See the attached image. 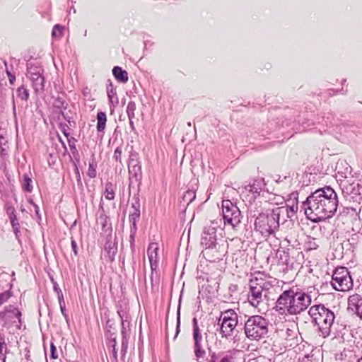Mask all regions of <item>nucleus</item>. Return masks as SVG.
Masks as SVG:
<instances>
[{
    "label": "nucleus",
    "mask_w": 362,
    "mask_h": 362,
    "mask_svg": "<svg viewBox=\"0 0 362 362\" xmlns=\"http://www.w3.org/2000/svg\"><path fill=\"white\" fill-rule=\"evenodd\" d=\"M338 206L337 194L330 187L316 189L302 204L306 217L315 223L332 218Z\"/></svg>",
    "instance_id": "obj_1"
},
{
    "label": "nucleus",
    "mask_w": 362,
    "mask_h": 362,
    "mask_svg": "<svg viewBox=\"0 0 362 362\" xmlns=\"http://www.w3.org/2000/svg\"><path fill=\"white\" fill-rule=\"evenodd\" d=\"M312 303L311 296L297 286L284 291L274 307L281 315H297L305 311Z\"/></svg>",
    "instance_id": "obj_2"
},
{
    "label": "nucleus",
    "mask_w": 362,
    "mask_h": 362,
    "mask_svg": "<svg viewBox=\"0 0 362 362\" xmlns=\"http://www.w3.org/2000/svg\"><path fill=\"white\" fill-rule=\"evenodd\" d=\"M308 313L318 326L320 335L324 338L329 336L335 319L334 312L324 305L319 304L311 306Z\"/></svg>",
    "instance_id": "obj_3"
},
{
    "label": "nucleus",
    "mask_w": 362,
    "mask_h": 362,
    "mask_svg": "<svg viewBox=\"0 0 362 362\" xmlns=\"http://www.w3.org/2000/svg\"><path fill=\"white\" fill-rule=\"evenodd\" d=\"M269 321L262 316H250L245 322L244 332L250 340L258 341L264 338L268 333Z\"/></svg>",
    "instance_id": "obj_4"
},
{
    "label": "nucleus",
    "mask_w": 362,
    "mask_h": 362,
    "mask_svg": "<svg viewBox=\"0 0 362 362\" xmlns=\"http://www.w3.org/2000/svg\"><path fill=\"white\" fill-rule=\"evenodd\" d=\"M238 315L232 309L221 312L218 324L219 325V334L222 338L230 339L238 325Z\"/></svg>",
    "instance_id": "obj_5"
},
{
    "label": "nucleus",
    "mask_w": 362,
    "mask_h": 362,
    "mask_svg": "<svg viewBox=\"0 0 362 362\" xmlns=\"http://www.w3.org/2000/svg\"><path fill=\"white\" fill-rule=\"evenodd\" d=\"M222 215L223 226H230L235 231L239 230L243 216L239 208L230 200L222 201Z\"/></svg>",
    "instance_id": "obj_6"
},
{
    "label": "nucleus",
    "mask_w": 362,
    "mask_h": 362,
    "mask_svg": "<svg viewBox=\"0 0 362 362\" xmlns=\"http://www.w3.org/2000/svg\"><path fill=\"white\" fill-rule=\"evenodd\" d=\"M207 334L203 333V329L198 324L196 317L192 320V341L194 356L197 361L204 358L206 356L205 347L207 345Z\"/></svg>",
    "instance_id": "obj_7"
},
{
    "label": "nucleus",
    "mask_w": 362,
    "mask_h": 362,
    "mask_svg": "<svg viewBox=\"0 0 362 362\" xmlns=\"http://www.w3.org/2000/svg\"><path fill=\"white\" fill-rule=\"evenodd\" d=\"M279 228V222L273 216L272 212L261 213L255 218V229L259 232L264 238H268Z\"/></svg>",
    "instance_id": "obj_8"
},
{
    "label": "nucleus",
    "mask_w": 362,
    "mask_h": 362,
    "mask_svg": "<svg viewBox=\"0 0 362 362\" xmlns=\"http://www.w3.org/2000/svg\"><path fill=\"white\" fill-rule=\"evenodd\" d=\"M331 284L336 291H346L353 286L351 277L346 267L337 268L332 277Z\"/></svg>",
    "instance_id": "obj_9"
},
{
    "label": "nucleus",
    "mask_w": 362,
    "mask_h": 362,
    "mask_svg": "<svg viewBox=\"0 0 362 362\" xmlns=\"http://www.w3.org/2000/svg\"><path fill=\"white\" fill-rule=\"evenodd\" d=\"M228 244L223 240H219V242L204 248L202 253L204 256L209 259L210 262H216L222 258L228 252Z\"/></svg>",
    "instance_id": "obj_10"
},
{
    "label": "nucleus",
    "mask_w": 362,
    "mask_h": 362,
    "mask_svg": "<svg viewBox=\"0 0 362 362\" xmlns=\"http://www.w3.org/2000/svg\"><path fill=\"white\" fill-rule=\"evenodd\" d=\"M250 293L248 295V301L250 305L255 308H257L262 302L264 298L267 296L264 295V291L258 286L256 281L252 279L250 281Z\"/></svg>",
    "instance_id": "obj_11"
},
{
    "label": "nucleus",
    "mask_w": 362,
    "mask_h": 362,
    "mask_svg": "<svg viewBox=\"0 0 362 362\" xmlns=\"http://www.w3.org/2000/svg\"><path fill=\"white\" fill-rule=\"evenodd\" d=\"M264 187L265 182L264 179L259 178L243 187L242 193H251L252 194V197L256 198L257 196L259 195Z\"/></svg>",
    "instance_id": "obj_12"
},
{
    "label": "nucleus",
    "mask_w": 362,
    "mask_h": 362,
    "mask_svg": "<svg viewBox=\"0 0 362 362\" xmlns=\"http://www.w3.org/2000/svg\"><path fill=\"white\" fill-rule=\"evenodd\" d=\"M348 309L362 320V296L357 293L350 296L348 298Z\"/></svg>",
    "instance_id": "obj_13"
},
{
    "label": "nucleus",
    "mask_w": 362,
    "mask_h": 362,
    "mask_svg": "<svg viewBox=\"0 0 362 362\" xmlns=\"http://www.w3.org/2000/svg\"><path fill=\"white\" fill-rule=\"evenodd\" d=\"M255 281H256L258 286L264 291V295L267 296L269 293V291L274 286H276L279 283L278 279L275 278H268L263 279L262 277H255L252 278Z\"/></svg>",
    "instance_id": "obj_14"
},
{
    "label": "nucleus",
    "mask_w": 362,
    "mask_h": 362,
    "mask_svg": "<svg viewBox=\"0 0 362 362\" xmlns=\"http://www.w3.org/2000/svg\"><path fill=\"white\" fill-rule=\"evenodd\" d=\"M271 212L276 221L279 222V226L280 225V223H284L288 218H291L288 211V206L286 204L276 207L275 209H273Z\"/></svg>",
    "instance_id": "obj_15"
},
{
    "label": "nucleus",
    "mask_w": 362,
    "mask_h": 362,
    "mask_svg": "<svg viewBox=\"0 0 362 362\" xmlns=\"http://www.w3.org/2000/svg\"><path fill=\"white\" fill-rule=\"evenodd\" d=\"M158 244L155 243H151L147 250V255L150 262V266L152 271L156 270L158 267Z\"/></svg>",
    "instance_id": "obj_16"
},
{
    "label": "nucleus",
    "mask_w": 362,
    "mask_h": 362,
    "mask_svg": "<svg viewBox=\"0 0 362 362\" xmlns=\"http://www.w3.org/2000/svg\"><path fill=\"white\" fill-rule=\"evenodd\" d=\"M129 173L130 179L134 178L136 182L140 181L142 177L141 166L137 160L131 159L129 162Z\"/></svg>",
    "instance_id": "obj_17"
},
{
    "label": "nucleus",
    "mask_w": 362,
    "mask_h": 362,
    "mask_svg": "<svg viewBox=\"0 0 362 362\" xmlns=\"http://www.w3.org/2000/svg\"><path fill=\"white\" fill-rule=\"evenodd\" d=\"M219 242L217 238L216 233H211V231L206 228H204L201 243L202 245L206 247H209L211 245Z\"/></svg>",
    "instance_id": "obj_18"
},
{
    "label": "nucleus",
    "mask_w": 362,
    "mask_h": 362,
    "mask_svg": "<svg viewBox=\"0 0 362 362\" xmlns=\"http://www.w3.org/2000/svg\"><path fill=\"white\" fill-rule=\"evenodd\" d=\"M32 87L36 94L42 92L45 87V78L43 74H33V76L29 77Z\"/></svg>",
    "instance_id": "obj_19"
},
{
    "label": "nucleus",
    "mask_w": 362,
    "mask_h": 362,
    "mask_svg": "<svg viewBox=\"0 0 362 362\" xmlns=\"http://www.w3.org/2000/svg\"><path fill=\"white\" fill-rule=\"evenodd\" d=\"M112 74L116 80L120 83H126L129 80L127 72L118 66L112 69Z\"/></svg>",
    "instance_id": "obj_20"
},
{
    "label": "nucleus",
    "mask_w": 362,
    "mask_h": 362,
    "mask_svg": "<svg viewBox=\"0 0 362 362\" xmlns=\"http://www.w3.org/2000/svg\"><path fill=\"white\" fill-rule=\"evenodd\" d=\"M107 93L110 108L112 107H115L118 104L119 100L117 95L116 89L113 87L111 82L107 86Z\"/></svg>",
    "instance_id": "obj_21"
},
{
    "label": "nucleus",
    "mask_w": 362,
    "mask_h": 362,
    "mask_svg": "<svg viewBox=\"0 0 362 362\" xmlns=\"http://www.w3.org/2000/svg\"><path fill=\"white\" fill-rule=\"evenodd\" d=\"M223 225V221L221 218H217L213 221H211L209 224L205 226L204 228L210 230L211 233H218L221 234V232L223 230L222 226Z\"/></svg>",
    "instance_id": "obj_22"
},
{
    "label": "nucleus",
    "mask_w": 362,
    "mask_h": 362,
    "mask_svg": "<svg viewBox=\"0 0 362 362\" xmlns=\"http://www.w3.org/2000/svg\"><path fill=\"white\" fill-rule=\"evenodd\" d=\"M105 250L108 255L110 261H113L117 252V243L112 241H107L105 245Z\"/></svg>",
    "instance_id": "obj_23"
},
{
    "label": "nucleus",
    "mask_w": 362,
    "mask_h": 362,
    "mask_svg": "<svg viewBox=\"0 0 362 362\" xmlns=\"http://www.w3.org/2000/svg\"><path fill=\"white\" fill-rule=\"evenodd\" d=\"M107 122L106 114L104 112H98L97 114V131L103 132Z\"/></svg>",
    "instance_id": "obj_24"
},
{
    "label": "nucleus",
    "mask_w": 362,
    "mask_h": 362,
    "mask_svg": "<svg viewBox=\"0 0 362 362\" xmlns=\"http://www.w3.org/2000/svg\"><path fill=\"white\" fill-rule=\"evenodd\" d=\"M103 194L107 200H113L115 199V188L112 182H108L105 184V189Z\"/></svg>",
    "instance_id": "obj_25"
},
{
    "label": "nucleus",
    "mask_w": 362,
    "mask_h": 362,
    "mask_svg": "<svg viewBox=\"0 0 362 362\" xmlns=\"http://www.w3.org/2000/svg\"><path fill=\"white\" fill-rule=\"evenodd\" d=\"M22 188L24 191L31 192L33 191V181L28 174L23 175Z\"/></svg>",
    "instance_id": "obj_26"
},
{
    "label": "nucleus",
    "mask_w": 362,
    "mask_h": 362,
    "mask_svg": "<svg viewBox=\"0 0 362 362\" xmlns=\"http://www.w3.org/2000/svg\"><path fill=\"white\" fill-rule=\"evenodd\" d=\"M33 74H43V69L40 66L35 64H28L27 66V76L28 77L33 76Z\"/></svg>",
    "instance_id": "obj_27"
},
{
    "label": "nucleus",
    "mask_w": 362,
    "mask_h": 362,
    "mask_svg": "<svg viewBox=\"0 0 362 362\" xmlns=\"http://www.w3.org/2000/svg\"><path fill=\"white\" fill-rule=\"evenodd\" d=\"M276 257L279 260V262L282 264H288L289 262V255L284 250H278L276 252Z\"/></svg>",
    "instance_id": "obj_28"
},
{
    "label": "nucleus",
    "mask_w": 362,
    "mask_h": 362,
    "mask_svg": "<svg viewBox=\"0 0 362 362\" xmlns=\"http://www.w3.org/2000/svg\"><path fill=\"white\" fill-rule=\"evenodd\" d=\"M16 93L17 97L22 100L27 101L29 98V91L23 85L18 88Z\"/></svg>",
    "instance_id": "obj_29"
},
{
    "label": "nucleus",
    "mask_w": 362,
    "mask_h": 362,
    "mask_svg": "<svg viewBox=\"0 0 362 362\" xmlns=\"http://www.w3.org/2000/svg\"><path fill=\"white\" fill-rule=\"evenodd\" d=\"M136 109V103L134 101H130L128 103L127 106V114L128 118H134L135 117V110Z\"/></svg>",
    "instance_id": "obj_30"
},
{
    "label": "nucleus",
    "mask_w": 362,
    "mask_h": 362,
    "mask_svg": "<svg viewBox=\"0 0 362 362\" xmlns=\"http://www.w3.org/2000/svg\"><path fill=\"white\" fill-rule=\"evenodd\" d=\"M140 217V209L133 211L131 212L129 216V222L132 223L131 226L136 227V221Z\"/></svg>",
    "instance_id": "obj_31"
},
{
    "label": "nucleus",
    "mask_w": 362,
    "mask_h": 362,
    "mask_svg": "<svg viewBox=\"0 0 362 362\" xmlns=\"http://www.w3.org/2000/svg\"><path fill=\"white\" fill-rule=\"evenodd\" d=\"M137 228L134 226L130 227V235H129V242H130V247L131 250L133 252L134 250L135 247V236L136 233Z\"/></svg>",
    "instance_id": "obj_32"
},
{
    "label": "nucleus",
    "mask_w": 362,
    "mask_h": 362,
    "mask_svg": "<svg viewBox=\"0 0 362 362\" xmlns=\"http://www.w3.org/2000/svg\"><path fill=\"white\" fill-rule=\"evenodd\" d=\"M196 197L195 192L194 190H187L183 195L184 202L187 204H190Z\"/></svg>",
    "instance_id": "obj_33"
},
{
    "label": "nucleus",
    "mask_w": 362,
    "mask_h": 362,
    "mask_svg": "<svg viewBox=\"0 0 362 362\" xmlns=\"http://www.w3.org/2000/svg\"><path fill=\"white\" fill-rule=\"evenodd\" d=\"M13 317H15L16 319L18 320V322L19 324H21V313L18 310L13 309L12 311H9L5 314L6 318Z\"/></svg>",
    "instance_id": "obj_34"
},
{
    "label": "nucleus",
    "mask_w": 362,
    "mask_h": 362,
    "mask_svg": "<svg viewBox=\"0 0 362 362\" xmlns=\"http://www.w3.org/2000/svg\"><path fill=\"white\" fill-rule=\"evenodd\" d=\"M6 346L5 344L4 339L1 336L0 337V362H4L5 361V353Z\"/></svg>",
    "instance_id": "obj_35"
},
{
    "label": "nucleus",
    "mask_w": 362,
    "mask_h": 362,
    "mask_svg": "<svg viewBox=\"0 0 362 362\" xmlns=\"http://www.w3.org/2000/svg\"><path fill=\"white\" fill-rule=\"evenodd\" d=\"M64 28L59 25H55L52 31L53 37H61L63 34Z\"/></svg>",
    "instance_id": "obj_36"
},
{
    "label": "nucleus",
    "mask_w": 362,
    "mask_h": 362,
    "mask_svg": "<svg viewBox=\"0 0 362 362\" xmlns=\"http://www.w3.org/2000/svg\"><path fill=\"white\" fill-rule=\"evenodd\" d=\"M53 290L57 295L58 300H62L64 299V295L62 293V291L57 282H54Z\"/></svg>",
    "instance_id": "obj_37"
},
{
    "label": "nucleus",
    "mask_w": 362,
    "mask_h": 362,
    "mask_svg": "<svg viewBox=\"0 0 362 362\" xmlns=\"http://www.w3.org/2000/svg\"><path fill=\"white\" fill-rule=\"evenodd\" d=\"M122 150L121 146H118L115 148L113 158L117 162L122 163Z\"/></svg>",
    "instance_id": "obj_38"
},
{
    "label": "nucleus",
    "mask_w": 362,
    "mask_h": 362,
    "mask_svg": "<svg viewBox=\"0 0 362 362\" xmlns=\"http://www.w3.org/2000/svg\"><path fill=\"white\" fill-rule=\"evenodd\" d=\"M54 106L59 109H66V103L62 98L58 97L55 100Z\"/></svg>",
    "instance_id": "obj_39"
},
{
    "label": "nucleus",
    "mask_w": 362,
    "mask_h": 362,
    "mask_svg": "<svg viewBox=\"0 0 362 362\" xmlns=\"http://www.w3.org/2000/svg\"><path fill=\"white\" fill-rule=\"evenodd\" d=\"M11 297V293L8 291L0 293V305L6 302Z\"/></svg>",
    "instance_id": "obj_40"
},
{
    "label": "nucleus",
    "mask_w": 362,
    "mask_h": 362,
    "mask_svg": "<svg viewBox=\"0 0 362 362\" xmlns=\"http://www.w3.org/2000/svg\"><path fill=\"white\" fill-rule=\"evenodd\" d=\"M97 173L95 168L94 167L93 163H89L88 170V175L90 178H95L96 177Z\"/></svg>",
    "instance_id": "obj_41"
},
{
    "label": "nucleus",
    "mask_w": 362,
    "mask_h": 362,
    "mask_svg": "<svg viewBox=\"0 0 362 362\" xmlns=\"http://www.w3.org/2000/svg\"><path fill=\"white\" fill-rule=\"evenodd\" d=\"M59 301V307H60V310H61V312H62V314L63 315V316L65 317L66 320L67 321L68 320V315L66 313V306H65V302H64V299L63 300H58Z\"/></svg>",
    "instance_id": "obj_42"
},
{
    "label": "nucleus",
    "mask_w": 362,
    "mask_h": 362,
    "mask_svg": "<svg viewBox=\"0 0 362 362\" xmlns=\"http://www.w3.org/2000/svg\"><path fill=\"white\" fill-rule=\"evenodd\" d=\"M118 315L119 316L122 322L123 321H128V315L127 312L123 309H119L117 310Z\"/></svg>",
    "instance_id": "obj_43"
},
{
    "label": "nucleus",
    "mask_w": 362,
    "mask_h": 362,
    "mask_svg": "<svg viewBox=\"0 0 362 362\" xmlns=\"http://www.w3.org/2000/svg\"><path fill=\"white\" fill-rule=\"evenodd\" d=\"M297 211H298V204L297 203L296 204H293L291 206H288V211H289L291 218L294 216V215L296 214Z\"/></svg>",
    "instance_id": "obj_44"
},
{
    "label": "nucleus",
    "mask_w": 362,
    "mask_h": 362,
    "mask_svg": "<svg viewBox=\"0 0 362 362\" xmlns=\"http://www.w3.org/2000/svg\"><path fill=\"white\" fill-rule=\"evenodd\" d=\"M50 351H51V354H50L51 358H52L54 359L57 358L58 355L57 354V349H56V346L52 343L51 344V346H50Z\"/></svg>",
    "instance_id": "obj_45"
},
{
    "label": "nucleus",
    "mask_w": 362,
    "mask_h": 362,
    "mask_svg": "<svg viewBox=\"0 0 362 362\" xmlns=\"http://www.w3.org/2000/svg\"><path fill=\"white\" fill-rule=\"evenodd\" d=\"M180 310L177 311V325H176V333L175 335V338L177 337L180 332Z\"/></svg>",
    "instance_id": "obj_46"
},
{
    "label": "nucleus",
    "mask_w": 362,
    "mask_h": 362,
    "mask_svg": "<svg viewBox=\"0 0 362 362\" xmlns=\"http://www.w3.org/2000/svg\"><path fill=\"white\" fill-rule=\"evenodd\" d=\"M71 245L72 250H73L74 255L76 256L78 255V246H77V243H76V240H74L73 238H71Z\"/></svg>",
    "instance_id": "obj_47"
},
{
    "label": "nucleus",
    "mask_w": 362,
    "mask_h": 362,
    "mask_svg": "<svg viewBox=\"0 0 362 362\" xmlns=\"http://www.w3.org/2000/svg\"><path fill=\"white\" fill-rule=\"evenodd\" d=\"M6 74L8 76L9 82L11 84H13L16 81V76L13 74L11 73L7 69H6Z\"/></svg>",
    "instance_id": "obj_48"
},
{
    "label": "nucleus",
    "mask_w": 362,
    "mask_h": 362,
    "mask_svg": "<svg viewBox=\"0 0 362 362\" xmlns=\"http://www.w3.org/2000/svg\"><path fill=\"white\" fill-rule=\"evenodd\" d=\"M30 204L33 205V206L34 207L35 212V214H36V215H37V218H38L39 219H40L41 218H40V213H39V212H40L39 206H38L36 204H35V203L33 202V200H30Z\"/></svg>",
    "instance_id": "obj_49"
},
{
    "label": "nucleus",
    "mask_w": 362,
    "mask_h": 362,
    "mask_svg": "<svg viewBox=\"0 0 362 362\" xmlns=\"http://www.w3.org/2000/svg\"><path fill=\"white\" fill-rule=\"evenodd\" d=\"M127 349V339H126V336H124V337H122V351L124 352H126Z\"/></svg>",
    "instance_id": "obj_50"
},
{
    "label": "nucleus",
    "mask_w": 362,
    "mask_h": 362,
    "mask_svg": "<svg viewBox=\"0 0 362 362\" xmlns=\"http://www.w3.org/2000/svg\"><path fill=\"white\" fill-rule=\"evenodd\" d=\"M6 213L8 216L13 215L16 214V210L13 206H6Z\"/></svg>",
    "instance_id": "obj_51"
},
{
    "label": "nucleus",
    "mask_w": 362,
    "mask_h": 362,
    "mask_svg": "<svg viewBox=\"0 0 362 362\" xmlns=\"http://www.w3.org/2000/svg\"><path fill=\"white\" fill-rule=\"evenodd\" d=\"M132 208L133 209V211L140 209V203L138 199H136L135 202L132 204Z\"/></svg>",
    "instance_id": "obj_52"
},
{
    "label": "nucleus",
    "mask_w": 362,
    "mask_h": 362,
    "mask_svg": "<svg viewBox=\"0 0 362 362\" xmlns=\"http://www.w3.org/2000/svg\"><path fill=\"white\" fill-rule=\"evenodd\" d=\"M233 357L229 355L223 356L219 362H232Z\"/></svg>",
    "instance_id": "obj_53"
},
{
    "label": "nucleus",
    "mask_w": 362,
    "mask_h": 362,
    "mask_svg": "<svg viewBox=\"0 0 362 362\" xmlns=\"http://www.w3.org/2000/svg\"><path fill=\"white\" fill-rule=\"evenodd\" d=\"M68 141H69V146H70V148H71V151H72V153H74V152H76L77 150H76V148L74 142H73L71 144L70 139H69Z\"/></svg>",
    "instance_id": "obj_54"
},
{
    "label": "nucleus",
    "mask_w": 362,
    "mask_h": 362,
    "mask_svg": "<svg viewBox=\"0 0 362 362\" xmlns=\"http://www.w3.org/2000/svg\"><path fill=\"white\" fill-rule=\"evenodd\" d=\"M13 231L15 233V235H16V238H18L19 235H20V233H21L20 226H17V227H15V228H13Z\"/></svg>",
    "instance_id": "obj_55"
},
{
    "label": "nucleus",
    "mask_w": 362,
    "mask_h": 362,
    "mask_svg": "<svg viewBox=\"0 0 362 362\" xmlns=\"http://www.w3.org/2000/svg\"><path fill=\"white\" fill-rule=\"evenodd\" d=\"M125 322L126 321L122 322V337H124V336L126 335Z\"/></svg>",
    "instance_id": "obj_56"
},
{
    "label": "nucleus",
    "mask_w": 362,
    "mask_h": 362,
    "mask_svg": "<svg viewBox=\"0 0 362 362\" xmlns=\"http://www.w3.org/2000/svg\"><path fill=\"white\" fill-rule=\"evenodd\" d=\"M133 119L134 118H129V125H130V128L132 131H135V126H134V123L133 122Z\"/></svg>",
    "instance_id": "obj_57"
},
{
    "label": "nucleus",
    "mask_w": 362,
    "mask_h": 362,
    "mask_svg": "<svg viewBox=\"0 0 362 362\" xmlns=\"http://www.w3.org/2000/svg\"><path fill=\"white\" fill-rule=\"evenodd\" d=\"M317 247V245L315 242L309 243V249L313 250V249H316Z\"/></svg>",
    "instance_id": "obj_58"
},
{
    "label": "nucleus",
    "mask_w": 362,
    "mask_h": 362,
    "mask_svg": "<svg viewBox=\"0 0 362 362\" xmlns=\"http://www.w3.org/2000/svg\"><path fill=\"white\" fill-rule=\"evenodd\" d=\"M8 216H9L11 223H13V221H16V219H17L16 214H13V215H10Z\"/></svg>",
    "instance_id": "obj_59"
},
{
    "label": "nucleus",
    "mask_w": 362,
    "mask_h": 362,
    "mask_svg": "<svg viewBox=\"0 0 362 362\" xmlns=\"http://www.w3.org/2000/svg\"><path fill=\"white\" fill-rule=\"evenodd\" d=\"M112 346L113 356H114L115 358H117V351L116 347H115V345H112Z\"/></svg>",
    "instance_id": "obj_60"
},
{
    "label": "nucleus",
    "mask_w": 362,
    "mask_h": 362,
    "mask_svg": "<svg viewBox=\"0 0 362 362\" xmlns=\"http://www.w3.org/2000/svg\"><path fill=\"white\" fill-rule=\"evenodd\" d=\"M217 358V356L215 354H213L211 356V359L209 361V362H216V360Z\"/></svg>",
    "instance_id": "obj_61"
},
{
    "label": "nucleus",
    "mask_w": 362,
    "mask_h": 362,
    "mask_svg": "<svg viewBox=\"0 0 362 362\" xmlns=\"http://www.w3.org/2000/svg\"><path fill=\"white\" fill-rule=\"evenodd\" d=\"M11 226H12V228H15V227L19 226L20 224H19L18 220L16 219V221H13V223H11Z\"/></svg>",
    "instance_id": "obj_62"
},
{
    "label": "nucleus",
    "mask_w": 362,
    "mask_h": 362,
    "mask_svg": "<svg viewBox=\"0 0 362 362\" xmlns=\"http://www.w3.org/2000/svg\"><path fill=\"white\" fill-rule=\"evenodd\" d=\"M290 332L293 333V331L290 329H288L286 331V334H287L288 337H291V334H290Z\"/></svg>",
    "instance_id": "obj_63"
},
{
    "label": "nucleus",
    "mask_w": 362,
    "mask_h": 362,
    "mask_svg": "<svg viewBox=\"0 0 362 362\" xmlns=\"http://www.w3.org/2000/svg\"><path fill=\"white\" fill-rule=\"evenodd\" d=\"M112 345H115V347H116V339H115V338H114V339L112 340Z\"/></svg>",
    "instance_id": "obj_64"
}]
</instances>
